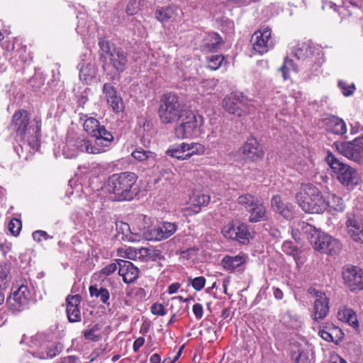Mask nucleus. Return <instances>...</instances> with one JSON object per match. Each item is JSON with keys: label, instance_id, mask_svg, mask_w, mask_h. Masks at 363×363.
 <instances>
[{"label": "nucleus", "instance_id": "1", "mask_svg": "<svg viewBox=\"0 0 363 363\" xmlns=\"http://www.w3.org/2000/svg\"><path fill=\"white\" fill-rule=\"evenodd\" d=\"M11 127L16 132V140L28 144L34 149L38 146L40 138L41 119L35 117L31 119L28 111L19 110L12 117Z\"/></svg>", "mask_w": 363, "mask_h": 363}, {"label": "nucleus", "instance_id": "2", "mask_svg": "<svg viewBox=\"0 0 363 363\" xmlns=\"http://www.w3.org/2000/svg\"><path fill=\"white\" fill-rule=\"evenodd\" d=\"M296 231L306 236L313 249L320 253L337 255L342 250V245L337 239L325 234L308 223H300Z\"/></svg>", "mask_w": 363, "mask_h": 363}, {"label": "nucleus", "instance_id": "3", "mask_svg": "<svg viewBox=\"0 0 363 363\" xmlns=\"http://www.w3.org/2000/svg\"><path fill=\"white\" fill-rule=\"evenodd\" d=\"M138 177L133 172L113 174L108 180V189L115 195L116 201H130L137 193L135 183Z\"/></svg>", "mask_w": 363, "mask_h": 363}, {"label": "nucleus", "instance_id": "4", "mask_svg": "<svg viewBox=\"0 0 363 363\" xmlns=\"http://www.w3.org/2000/svg\"><path fill=\"white\" fill-rule=\"evenodd\" d=\"M186 111L185 104L176 94L170 92L161 96L158 116L162 124L175 123Z\"/></svg>", "mask_w": 363, "mask_h": 363}, {"label": "nucleus", "instance_id": "5", "mask_svg": "<svg viewBox=\"0 0 363 363\" xmlns=\"http://www.w3.org/2000/svg\"><path fill=\"white\" fill-rule=\"evenodd\" d=\"M101 57L108 61L117 72H122L125 70L128 62L127 53L121 48H116L113 43L105 38L99 40Z\"/></svg>", "mask_w": 363, "mask_h": 363}, {"label": "nucleus", "instance_id": "6", "mask_svg": "<svg viewBox=\"0 0 363 363\" xmlns=\"http://www.w3.org/2000/svg\"><path fill=\"white\" fill-rule=\"evenodd\" d=\"M311 198L315 203L309 207L308 203H303V211L308 213H320L327 210L326 200L323 198L320 191L312 184L301 185L300 191L296 195V201Z\"/></svg>", "mask_w": 363, "mask_h": 363}, {"label": "nucleus", "instance_id": "7", "mask_svg": "<svg viewBox=\"0 0 363 363\" xmlns=\"http://www.w3.org/2000/svg\"><path fill=\"white\" fill-rule=\"evenodd\" d=\"M325 160L333 172L337 174L339 182L348 189H353L358 184L359 177L357 171L340 161L335 155L329 153Z\"/></svg>", "mask_w": 363, "mask_h": 363}, {"label": "nucleus", "instance_id": "8", "mask_svg": "<svg viewBox=\"0 0 363 363\" xmlns=\"http://www.w3.org/2000/svg\"><path fill=\"white\" fill-rule=\"evenodd\" d=\"M222 104L227 112L238 117L250 114L255 109L252 101L240 92H233L226 96Z\"/></svg>", "mask_w": 363, "mask_h": 363}, {"label": "nucleus", "instance_id": "9", "mask_svg": "<svg viewBox=\"0 0 363 363\" xmlns=\"http://www.w3.org/2000/svg\"><path fill=\"white\" fill-rule=\"evenodd\" d=\"M174 128V135L177 139L184 140L192 138L198 134L199 125L196 115L191 111L188 110L178 120Z\"/></svg>", "mask_w": 363, "mask_h": 363}, {"label": "nucleus", "instance_id": "10", "mask_svg": "<svg viewBox=\"0 0 363 363\" xmlns=\"http://www.w3.org/2000/svg\"><path fill=\"white\" fill-rule=\"evenodd\" d=\"M177 229V225L176 223L164 222L154 228H147L145 227L140 228L135 234L146 240L160 241L172 236Z\"/></svg>", "mask_w": 363, "mask_h": 363}, {"label": "nucleus", "instance_id": "11", "mask_svg": "<svg viewBox=\"0 0 363 363\" xmlns=\"http://www.w3.org/2000/svg\"><path fill=\"white\" fill-rule=\"evenodd\" d=\"M222 233L225 238L236 240L242 244L248 243L252 238L249 226L238 220L225 225L223 228Z\"/></svg>", "mask_w": 363, "mask_h": 363}, {"label": "nucleus", "instance_id": "12", "mask_svg": "<svg viewBox=\"0 0 363 363\" xmlns=\"http://www.w3.org/2000/svg\"><path fill=\"white\" fill-rule=\"evenodd\" d=\"M79 152H86L89 154H99L104 152V149L96 146L89 140L78 138L74 143L69 141L63 148L64 155L67 158L76 157Z\"/></svg>", "mask_w": 363, "mask_h": 363}, {"label": "nucleus", "instance_id": "13", "mask_svg": "<svg viewBox=\"0 0 363 363\" xmlns=\"http://www.w3.org/2000/svg\"><path fill=\"white\" fill-rule=\"evenodd\" d=\"M345 285L351 291L363 290V269L359 267L347 264L341 271Z\"/></svg>", "mask_w": 363, "mask_h": 363}, {"label": "nucleus", "instance_id": "14", "mask_svg": "<svg viewBox=\"0 0 363 363\" xmlns=\"http://www.w3.org/2000/svg\"><path fill=\"white\" fill-rule=\"evenodd\" d=\"M271 29L264 27L255 32L251 38L254 50L263 55L272 49L274 44L271 37Z\"/></svg>", "mask_w": 363, "mask_h": 363}, {"label": "nucleus", "instance_id": "15", "mask_svg": "<svg viewBox=\"0 0 363 363\" xmlns=\"http://www.w3.org/2000/svg\"><path fill=\"white\" fill-rule=\"evenodd\" d=\"M30 299V291L28 286L21 284L14 290L8 298V303L13 311H21L26 307Z\"/></svg>", "mask_w": 363, "mask_h": 363}, {"label": "nucleus", "instance_id": "16", "mask_svg": "<svg viewBox=\"0 0 363 363\" xmlns=\"http://www.w3.org/2000/svg\"><path fill=\"white\" fill-rule=\"evenodd\" d=\"M245 159L255 162L262 160L264 155L263 147L254 138H250L239 149Z\"/></svg>", "mask_w": 363, "mask_h": 363}, {"label": "nucleus", "instance_id": "17", "mask_svg": "<svg viewBox=\"0 0 363 363\" xmlns=\"http://www.w3.org/2000/svg\"><path fill=\"white\" fill-rule=\"evenodd\" d=\"M309 292L315 298L313 306V319L316 321H320L323 320L329 312L328 299L324 293L314 289H310Z\"/></svg>", "mask_w": 363, "mask_h": 363}, {"label": "nucleus", "instance_id": "18", "mask_svg": "<svg viewBox=\"0 0 363 363\" xmlns=\"http://www.w3.org/2000/svg\"><path fill=\"white\" fill-rule=\"evenodd\" d=\"M348 235L354 241L363 243V224L357 215L348 213L345 222Z\"/></svg>", "mask_w": 363, "mask_h": 363}, {"label": "nucleus", "instance_id": "19", "mask_svg": "<svg viewBox=\"0 0 363 363\" xmlns=\"http://www.w3.org/2000/svg\"><path fill=\"white\" fill-rule=\"evenodd\" d=\"M321 53L318 48L313 43H308L298 44L297 47L294 49V57H296L297 60H301L303 65L311 62L313 59L316 57V55H319Z\"/></svg>", "mask_w": 363, "mask_h": 363}, {"label": "nucleus", "instance_id": "20", "mask_svg": "<svg viewBox=\"0 0 363 363\" xmlns=\"http://www.w3.org/2000/svg\"><path fill=\"white\" fill-rule=\"evenodd\" d=\"M247 260V256L243 252H240L235 256L225 255L222 259L220 264L229 272H240L244 271Z\"/></svg>", "mask_w": 363, "mask_h": 363}, {"label": "nucleus", "instance_id": "21", "mask_svg": "<svg viewBox=\"0 0 363 363\" xmlns=\"http://www.w3.org/2000/svg\"><path fill=\"white\" fill-rule=\"evenodd\" d=\"M103 93L106 96L108 104L115 113L123 111L125 106L123 100L113 85L110 83H105L103 86Z\"/></svg>", "mask_w": 363, "mask_h": 363}, {"label": "nucleus", "instance_id": "22", "mask_svg": "<svg viewBox=\"0 0 363 363\" xmlns=\"http://www.w3.org/2000/svg\"><path fill=\"white\" fill-rule=\"evenodd\" d=\"M118 274L123 277L126 284L134 282L138 277L139 270L132 262L123 259H118Z\"/></svg>", "mask_w": 363, "mask_h": 363}, {"label": "nucleus", "instance_id": "23", "mask_svg": "<svg viewBox=\"0 0 363 363\" xmlns=\"http://www.w3.org/2000/svg\"><path fill=\"white\" fill-rule=\"evenodd\" d=\"M82 301V296L79 294L69 295L66 298L67 315L69 322L74 323L81 320V313L78 306Z\"/></svg>", "mask_w": 363, "mask_h": 363}, {"label": "nucleus", "instance_id": "24", "mask_svg": "<svg viewBox=\"0 0 363 363\" xmlns=\"http://www.w3.org/2000/svg\"><path fill=\"white\" fill-rule=\"evenodd\" d=\"M271 205L274 211L285 219L290 220L294 217V207L292 204L284 202L279 195H275L272 197Z\"/></svg>", "mask_w": 363, "mask_h": 363}, {"label": "nucleus", "instance_id": "25", "mask_svg": "<svg viewBox=\"0 0 363 363\" xmlns=\"http://www.w3.org/2000/svg\"><path fill=\"white\" fill-rule=\"evenodd\" d=\"M211 201V196L201 190H194L189 196V203L195 207L194 213L200 211L201 208L206 206Z\"/></svg>", "mask_w": 363, "mask_h": 363}, {"label": "nucleus", "instance_id": "26", "mask_svg": "<svg viewBox=\"0 0 363 363\" xmlns=\"http://www.w3.org/2000/svg\"><path fill=\"white\" fill-rule=\"evenodd\" d=\"M326 130L337 135L346 133L347 128L344 121L338 117L330 116L325 118Z\"/></svg>", "mask_w": 363, "mask_h": 363}, {"label": "nucleus", "instance_id": "27", "mask_svg": "<svg viewBox=\"0 0 363 363\" xmlns=\"http://www.w3.org/2000/svg\"><path fill=\"white\" fill-rule=\"evenodd\" d=\"M131 155L136 160L145 162L148 168L154 167L156 164V154L151 151L145 150L141 147L134 150Z\"/></svg>", "mask_w": 363, "mask_h": 363}, {"label": "nucleus", "instance_id": "28", "mask_svg": "<svg viewBox=\"0 0 363 363\" xmlns=\"http://www.w3.org/2000/svg\"><path fill=\"white\" fill-rule=\"evenodd\" d=\"M92 137L96 138L95 144L96 146L103 148L104 152L105 148L109 147L113 140V135L104 125L99 128V130L96 133V135H92Z\"/></svg>", "mask_w": 363, "mask_h": 363}, {"label": "nucleus", "instance_id": "29", "mask_svg": "<svg viewBox=\"0 0 363 363\" xmlns=\"http://www.w3.org/2000/svg\"><path fill=\"white\" fill-rule=\"evenodd\" d=\"M89 291L91 298H96L106 305H110V294L108 290L101 284L91 285Z\"/></svg>", "mask_w": 363, "mask_h": 363}, {"label": "nucleus", "instance_id": "30", "mask_svg": "<svg viewBox=\"0 0 363 363\" xmlns=\"http://www.w3.org/2000/svg\"><path fill=\"white\" fill-rule=\"evenodd\" d=\"M337 317L340 320L347 323L355 330L358 329L359 323L357 315L351 308L346 307L340 308Z\"/></svg>", "mask_w": 363, "mask_h": 363}, {"label": "nucleus", "instance_id": "31", "mask_svg": "<svg viewBox=\"0 0 363 363\" xmlns=\"http://www.w3.org/2000/svg\"><path fill=\"white\" fill-rule=\"evenodd\" d=\"M337 150L348 159L357 160L358 153L354 140L348 143H335Z\"/></svg>", "mask_w": 363, "mask_h": 363}, {"label": "nucleus", "instance_id": "32", "mask_svg": "<svg viewBox=\"0 0 363 363\" xmlns=\"http://www.w3.org/2000/svg\"><path fill=\"white\" fill-rule=\"evenodd\" d=\"M247 211L250 213L249 221L251 223H257L265 219L266 208L259 201H257Z\"/></svg>", "mask_w": 363, "mask_h": 363}, {"label": "nucleus", "instance_id": "33", "mask_svg": "<svg viewBox=\"0 0 363 363\" xmlns=\"http://www.w3.org/2000/svg\"><path fill=\"white\" fill-rule=\"evenodd\" d=\"M45 350L39 352L38 357L42 359H52L59 354L63 350V345L59 342H50Z\"/></svg>", "mask_w": 363, "mask_h": 363}, {"label": "nucleus", "instance_id": "34", "mask_svg": "<svg viewBox=\"0 0 363 363\" xmlns=\"http://www.w3.org/2000/svg\"><path fill=\"white\" fill-rule=\"evenodd\" d=\"M282 250L286 255L292 256L297 265L302 264L303 259L301 255V251L290 240H286L282 244Z\"/></svg>", "mask_w": 363, "mask_h": 363}, {"label": "nucleus", "instance_id": "35", "mask_svg": "<svg viewBox=\"0 0 363 363\" xmlns=\"http://www.w3.org/2000/svg\"><path fill=\"white\" fill-rule=\"evenodd\" d=\"M323 62V53H321L319 55H316V57L311 62L303 65V69L311 75H317L320 72V68Z\"/></svg>", "mask_w": 363, "mask_h": 363}, {"label": "nucleus", "instance_id": "36", "mask_svg": "<svg viewBox=\"0 0 363 363\" xmlns=\"http://www.w3.org/2000/svg\"><path fill=\"white\" fill-rule=\"evenodd\" d=\"M96 74L94 67L91 64L82 66L79 70V79L86 84H89L94 79Z\"/></svg>", "mask_w": 363, "mask_h": 363}, {"label": "nucleus", "instance_id": "37", "mask_svg": "<svg viewBox=\"0 0 363 363\" xmlns=\"http://www.w3.org/2000/svg\"><path fill=\"white\" fill-rule=\"evenodd\" d=\"M160 250H154L147 247L138 248V259L142 261H147L148 259L155 260L160 255Z\"/></svg>", "mask_w": 363, "mask_h": 363}, {"label": "nucleus", "instance_id": "38", "mask_svg": "<svg viewBox=\"0 0 363 363\" xmlns=\"http://www.w3.org/2000/svg\"><path fill=\"white\" fill-rule=\"evenodd\" d=\"M155 15L159 21L164 23L174 16L175 11L172 7H162L156 10Z\"/></svg>", "mask_w": 363, "mask_h": 363}, {"label": "nucleus", "instance_id": "39", "mask_svg": "<svg viewBox=\"0 0 363 363\" xmlns=\"http://www.w3.org/2000/svg\"><path fill=\"white\" fill-rule=\"evenodd\" d=\"M101 126L99 121L93 117L86 118L84 123V130L91 136L96 135V131L99 130V128Z\"/></svg>", "mask_w": 363, "mask_h": 363}, {"label": "nucleus", "instance_id": "40", "mask_svg": "<svg viewBox=\"0 0 363 363\" xmlns=\"http://www.w3.org/2000/svg\"><path fill=\"white\" fill-rule=\"evenodd\" d=\"M166 154L172 157H174L180 160H185V151L183 148L182 143L171 145L167 150Z\"/></svg>", "mask_w": 363, "mask_h": 363}, {"label": "nucleus", "instance_id": "41", "mask_svg": "<svg viewBox=\"0 0 363 363\" xmlns=\"http://www.w3.org/2000/svg\"><path fill=\"white\" fill-rule=\"evenodd\" d=\"M282 322L286 327L295 329L301 327V324L300 318L291 313H286L283 315Z\"/></svg>", "mask_w": 363, "mask_h": 363}, {"label": "nucleus", "instance_id": "42", "mask_svg": "<svg viewBox=\"0 0 363 363\" xmlns=\"http://www.w3.org/2000/svg\"><path fill=\"white\" fill-rule=\"evenodd\" d=\"M257 201L255 196L250 194L240 195L237 199L238 203L245 207L247 211L252 207Z\"/></svg>", "mask_w": 363, "mask_h": 363}, {"label": "nucleus", "instance_id": "43", "mask_svg": "<svg viewBox=\"0 0 363 363\" xmlns=\"http://www.w3.org/2000/svg\"><path fill=\"white\" fill-rule=\"evenodd\" d=\"M327 208H330L335 211L342 212L345 209V205L342 199L335 195H332L328 201H326Z\"/></svg>", "mask_w": 363, "mask_h": 363}, {"label": "nucleus", "instance_id": "44", "mask_svg": "<svg viewBox=\"0 0 363 363\" xmlns=\"http://www.w3.org/2000/svg\"><path fill=\"white\" fill-rule=\"evenodd\" d=\"M291 69L296 72H298V68L294 65V61L292 60L286 58L282 66L279 69V70L281 72L284 80L289 79V72Z\"/></svg>", "mask_w": 363, "mask_h": 363}, {"label": "nucleus", "instance_id": "45", "mask_svg": "<svg viewBox=\"0 0 363 363\" xmlns=\"http://www.w3.org/2000/svg\"><path fill=\"white\" fill-rule=\"evenodd\" d=\"M208 67L212 70L218 69L222 65L224 57L222 55H211L206 57Z\"/></svg>", "mask_w": 363, "mask_h": 363}, {"label": "nucleus", "instance_id": "46", "mask_svg": "<svg viewBox=\"0 0 363 363\" xmlns=\"http://www.w3.org/2000/svg\"><path fill=\"white\" fill-rule=\"evenodd\" d=\"M211 38L212 42L206 43L203 47L204 49L208 50L209 52H214L217 51L220 46L222 40L220 35L217 33H213Z\"/></svg>", "mask_w": 363, "mask_h": 363}, {"label": "nucleus", "instance_id": "47", "mask_svg": "<svg viewBox=\"0 0 363 363\" xmlns=\"http://www.w3.org/2000/svg\"><path fill=\"white\" fill-rule=\"evenodd\" d=\"M9 269L6 265L0 264V289H6L9 278Z\"/></svg>", "mask_w": 363, "mask_h": 363}, {"label": "nucleus", "instance_id": "48", "mask_svg": "<svg viewBox=\"0 0 363 363\" xmlns=\"http://www.w3.org/2000/svg\"><path fill=\"white\" fill-rule=\"evenodd\" d=\"M22 228L21 221L18 218H13L9 223V230L12 235L16 236L19 234Z\"/></svg>", "mask_w": 363, "mask_h": 363}, {"label": "nucleus", "instance_id": "49", "mask_svg": "<svg viewBox=\"0 0 363 363\" xmlns=\"http://www.w3.org/2000/svg\"><path fill=\"white\" fill-rule=\"evenodd\" d=\"M338 86L341 89L342 93L345 96L352 95L355 89L354 84L348 85L345 82L339 81Z\"/></svg>", "mask_w": 363, "mask_h": 363}, {"label": "nucleus", "instance_id": "50", "mask_svg": "<svg viewBox=\"0 0 363 363\" xmlns=\"http://www.w3.org/2000/svg\"><path fill=\"white\" fill-rule=\"evenodd\" d=\"M192 287L196 291L203 289L206 284V279L203 277H198L194 279H189Z\"/></svg>", "mask_w": 363, "mask_h": 363}, {"label": "nucleus", "instance_id": "51", "mask_svg": "<svg viewBox=\"0 0 363 363\" xmlns=\"http://www.w3.org/2000/svg\"><path fill=\"white\" fill-rule=\"evenodd\" d=\"M334 333H340L342 334V332L338 328H333L330 331L321 330L319 331L318 334L323 340H329V339L330 340H335V337L333 336Z\"/></svg>", "mask_w": 363, "mask_h": 363}, {"label": "nucleus", "instance_id": "52", "mask_svg": "<svg viewBox=\"0 0 363 363\" xmlns=\"http://www.w3.org/2000/svg\"><path fill=\"white\" fill-rule=\"evenodd\" d=\"M189 145L194 151L195 155H202L206 152L204 145L201 143L192 142L189 143Z\"/></svg>", "mask_w": 363, "mask_h": 363}, {"label": "nucleus", "instance_id": "53", "mask_svg": "<svg viewBox=\"0 0 363 363\" xmlns=\"http://www.w3.org/2000/svg\"><path fill=\"white\" fill-rule=\"evenodd\" d=\"M118 268V259H117L116 263H111V264H108L107 266L104 267L101 270V273L106 276H109V275L112 274L113 272H115Z\"/></svg>", "mask_w": 363, "mask_h": 363}, {"label": "nucleus", "instance_id": "54", "mask_svg": "<svg viewBox=\"0 0 363 363\" xmlns=\"http://www.w3.org/2000/svg\"><path fill=\"white\" fill-rule=\"evenodd\" d=\"M151 312L154 315H164L167 313L164 309V306L161 303H157L152 305Z\"/></svg>", "mask_w": 363, "mask_h": 363}, {"label": "nucleus", "instance_id": "55", "mask_svg": "<svg viewBox=\"0 0 363 363\" xmlns=\"http://www.w3.org/2000/svg\"><path fill=\"white\" fill-rule=\"evenodd\" d=\"M32 236L33 240L37 242H40L42 238L45 240L52 238V237L50 236L45 231L40 230L33 232Z\"/></svg>", "mask_w": 363, "mask_h": 363}, {"label": "nucleus", "instance_id": "56", "mask_svg": "<svg viewBox=\"0 0 363 363\" xmlns=\"http://www.w3.org/2000/svg\"><path fill=\"white\" fill-rule=\"evenodd\" d=\"M23 339L30 338L33 340H43L50 338V335H49V333H48L42 332V333H36L35 336H30V337L28 336L27 335L24 334L23 335Z\"/></svg>", "mask_w": 363, "mask_h": 363}, {"label": "nucleus", "instance_id": "57", "mask_svg": "<svg viewBox=\"0 0 363 363\" xmlns=\"http://www.w3.org/2000/svg\"><path fill=\"white\" fill-rule=\"evenodd\" d=\"M193 313L197 319H201L203 315V308L201 303H195L192 308Z\"/></svg>", "mask_w": 363, "mask_h": 363}, {"label": "nucleus", "instance_id": "58", "mask_svg": "<svg viewBox=\"0 0 363 363\" xmlns=\"http://www.w3.org/2000/svg\"><path fill=\"white\" fill-rule=\"evenodd\" d=\"M354 142L358 153V158L359 159L363 154V137L355 138Z\"/></svg>", "mask_w": 363, "mask_h": 363}, {"label": "nucleus", "instance_id": "59", "mask_svg": "<svg viewBox=\"0 0 363 363\" xmlns=\"http://www.w3.org/2000/svg\"><path fill=\"white\" fill-rule=\"evenodd\" d=\"M343 5L348 8L350 5L360 8L363 6V0H342Z\"/></svg>", "mask_w": 363, "mask_h": 363}, {"label": "nucleus", "instance_id": "60", "mask_svg": "<svg viewBox=\"0 0 363 363\" xmlns=\"http://www.w3.org/2000/svg\"><path fill=\"white\" fill-rule=\"evenodd\" d=\"M126 257L130 259H138V248L135 247H128L125 250Z\"/></svg>", "mask_w": 363, "mask_h": 363}, {"label": "nucleus", "instance_id": "61", "mask_svg": "<svg viewBox=\"0 0 363 363\" xmlns=\"http://www.w3.org/2000/svg\"><path fill=\"white\" fill-rule=\"evenodd\" d=\"M296 363H310V359L306 352H301L295 358Z\"/></svg>", "mask_w": 363, "mask_h": 363}, {"label": "nucleus", "instance_id": "62", "mask_svg": "<svg viewBox=\"0 0 363 363\" xmlns=\"http://www.w3.org/2000/svg\"><path fill=\"white\" fill-rule=\"evenodd\" d=\"M183 148L185 151V160L190 159L192 156L195 155L194 151L191 148L189 143H182Z\"/></svg>", "mask_w": 363, "mask_h": 363}, {"label": "nucleus", "instance_id": "63", "mask_svg": "<svg viewBox=\"0 0 363 363\" xmlns=\"http://www.w3.org/2000/svg\"><path fill=\"white\" fill-rule=\"evenodd\" d=\"M184 348V345H182L178 350L177 355L173 359H171L169 357L165 358L162 363H174L182 355V351Z\"/></svg>", "mask_w": 363, "mask_h": 363}, {"label": "nucleus", "instance_id": "64", "mask_svg": "<svg viewBox=\"0 0 363 363\" xmlns=\"http://www.w3.org/2000/svg\"><path fill=\"white\" fill-rule=\"evenodd\" d=\"M180 287V284L179 283H174L169 286L168 292L169 294H175Z\"/></svg>", "mask_w": 363, "mask_h": 363}]
</instances>
